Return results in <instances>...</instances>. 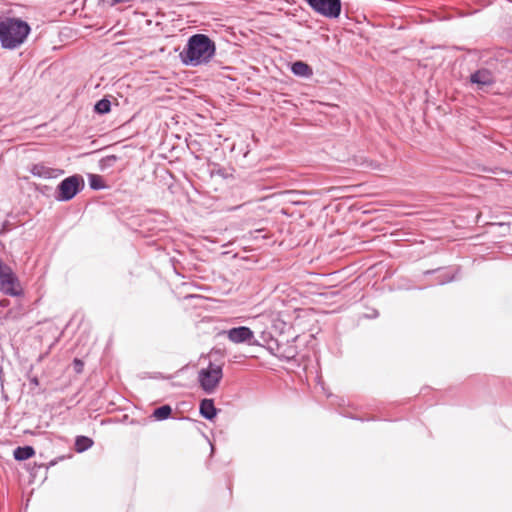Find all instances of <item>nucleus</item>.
I'll return each mask as SVG.
<instances>
[{"label": "nucleus", "mask_w": 512, "mask_h": 512, "mask_svg": "<svg viewBox=\"0 0 512 512\" xmlns=\"http://www.w3.org/2000/svg\"><path fill=\"white\" fill-rule=\"evenodd\" d=\"M93 440L86 436H77L75 440V450L79 453L86 451L93 445Z\"/></svg>", "instance_id": "obj_13"}, {"label": "nucleus", "mask_w": 512, "mask_h": 512, "mask_svg": "<svg viewBox=\"0 0 512 512\" xmlns=\"http://www.w3.org/2000/svg\"><path fill=\"white\" fill-rule=\"evenodd\" d=\"M83 186L81 176L73 175L64 179L57 188V199L61 201L71 200Z\"/></svg>", "instance_id": "obj_5"}, {"label": "nucleus", "mask_w": 512, "mask_h": 512, "mask_svg": "<svg viewBox=\"0 0 512 512\" xmlns=\"http://www.w3.org/2000/svg\"><path fill=\"white\" fill-rule=\"evenodd\" d=\"M74 370L77 374H80L83 372L84 369V362L78 358H75L73 361Z\"/></svg>", "instance_id": "obj_16"}, {"label": "nucleus", "mask_w": 512, "mask_h": 512, "mask_svg": "<svg viewBox=\"0 0 512 512\" xmlns=\"http://www.w3.org/2000/svg\"><path fill=\"white\" fill-rule=\"evenodd\" d=\"M310 7L327 18H337L341 13L340 0H305Z\"/></svg>", "instance_id": "obj_6"}, {"label": "nucleus", "mask_w": 512, "mask_h": 512, "mask_svg": "<svg viewBox=\"0 0 512 512\" xmlns=\"http://www.w3.org/2000/svg\"><path fill=\"white\" fill-rule=\"evenodd\" d=\"M228 339L233 343H243L253 338V332L250 328L241 326L232 328L227 332Z\"/></svg>", "instance_id": "obj_7"}, {"label": "nucleus", "mask_w": 512, "mask_h": 512, "mask_svg": "<svg viewBox=\"0 0 512 512\" xmlns=\"http://www.w3.org/2000/svg\"><path fill=\"white\" fill-rule=\"evenodd\" d=\"M0 291L6 295L19 297L24 294L23 287L12 269L0 260Z\"/></svg>", "instance_id": "obj_3"}, {"label": "nucleus", "mask_w": 512, "mask_h": 512, "mask_svg": "<svg viewBox=\"0 0 512 512\" xmlns=\"http://www.w3.org/2000/svg\"><path fill=\"white\" fill-rule=\"evenodd\" d=\"M31 382H32L33 384H35V385H38V384H39V381H38V379H37V378H33V379L31 380Z\"/></svg>", "instance_id": "obj_19"}, {"label": "nucleus", "mask_w": 512, "mask_h": 512, "mask_svg": "<svg viewBox=\"0 0 512 512\" xmlns=\"http://www.w3.org/2000/svg\"><path fill=\"white\" fill-rule=\"evenodd\" d=\"M215 51V43L207 35L195 34L189 38L180 58L185 65L199 66L208 63Z\"/></svg>", "instance_id": "obj_1"}, {"label": "nucleus", "mask_w": 512, "mask_h": 512, "mask_svg": "<svg viewBox=\"0 0 512 512\" xmlns=\"http://www.w3.org/2000/svg\"><path fill=\"white\" fill-rule=\"evenodd\" d=\"M8 303H9V302H8V300H6V299H4V300H1V301H0V305H1L2 307H6V306L8 305Z\"/></svg>", "instance_id": "obj_18"}, {"label": "nucleus", "mask_w": 512, "mask_h": 512, "mask_svg": "<svg viewBox=\"0 0 512 512\" xmlns=\"http://www.w3.org/2000/svg\"><path fill=\"white\" fill-rule=\"evenodd\" d=\"M200 413L206 419H212L216 416L217 410L214 402L211 399H204L200 403Z\"/></svg>", "instance_id": "obj_10"}, {"label": "nucleus", "mask_w": 512, "mask_h": 512, "mask_svg": "<svg viewBox=\"0 0 512 512\" xmlns=\"http://www.w3.org/2000/svg\"><path fill=\"white\" fill-rule=\"evenodd\" d=\"M291 69L295 75L301 77H310L313 74L312 68L303 61H296Z\"/></svg>", "instance_id": "obj_11"}, {"label": "nucleus", "mask_w": 512, "mask_h": 512, "mask_svg": "<svg viewBox=\"0 0 512 512\" xmlns=\"http://www.w3.org/2000/svg\"><path fill=\"white\" fill-rule=\"evenodd\" d=\"M172 413V409L169 405H163L153 412V417L156 420H165L167 419Z\"/></svg>", "instance_id": "obj_14"}, {"label": "nucleus", "mask_w": 512, "mask_h": 512, "mask_svg": "<svg viewBox=\"0 0 512 512\" xmlns=\"http://www.w3.org/2000/svg\"><path fill=\"white\" fill-rule=\"evenodd\" d=\"M31 173L34 176L49 179L58 176V174L62 173L60 170H56L50 167H46L42 164H35L31 168Z\"/></svg>", "instance_id": "obj_9"}, {"label": "nucleus", "mask_w": 512, "mask_h": 512, "mask_svg": "<svg viewBox=\"0 0 512 512\" xmlns=\"http://www.w3.org/2000/svg\"><path fill=\"white\" fill-rule=\"evenodd\" d=\"M30 26L18 18L0 19V43L3 48L14 49L19 47L27 38Z\"/></svg>", "instance_id": "obj_2"}, {"label": "nucleus", "mask_w": 512, "mask_h": 512, "mask_svg": "<svg viewBox=\"0 0 512 512\" xmlns=\"http://www.w3.org/2000/svg\"><path fill=\"white\" fill-rule=\"evenodd\" d=\"M222 377V365L213 363H210L207 368L201 369L198 373L200 386L207 393H212L216 390Z\"/></svg>", "instance_id": "obj_4"}, {"label": "nucleus", "mask_w": 512, "mask_h": 512, "mask_svg": "<svg viewBox=\"0 0 512 512\" xmlns=\"http://www.w3.org/2000/svg\"><path fill=\"white\" fill-rule=\"evenodd\" d=\"M470 80L472 83L477 84L479 87L489 86L494 83V76L488 69H480L471 74Z\"/></svg>", "instance_id": "obj_8"}, {"label": "nucleus", "mask_w": 512, "mask_h": 512, "mask_svg": "<svg viewBox=\"0 0 512 512\" xmlns=\"http://www.w3.org/2000/svg\"><path fill=\"white\" fill-rule=\"evenodd\" d=\"M35 455V450L31 446L18 447L14 450V457L16 460H27Z\"/></svg>", "instance_id": "obj_12"}, {"label": "nucleus", "mask_w": 512, "mask_h": 512, "mask_svg": "<svg viewBox=\"0 0 512 512\" xmlns=\"http://www.w3.org/2000/svg\"><path fill=\"white\" fill-rule=\"evenodd\" d=\"M110 101L107 99H101L95 104V111L99 114H105L110 111Z\"/></svg>", "instance_id": "obj_15"}, {"label": "nucleus", "mask_w": 512, "mask_h": 512, "mask_svg": "<svg viewBox=\"0 0 512 512\" xmlns=\"http://www.w3.org/2000/svg\"><path fill=\"white\" fill-rule=\"evenodd\" d=\"M99 179H92L91 181V187L94 188V189H99V188H102V185H100L98 183Z\"/></svg>", "instance_id": "obj_17"}]
</instances>
